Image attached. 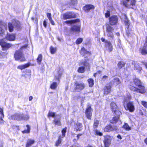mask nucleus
<instances>
[{"instance_id":"obj_1","label":"nucleus","mask_w":147,"mask_h":147,"mask_svg":"<svg viewBox=\"0 0 147 147\" xmlns=\"http://www.w3.org/2000/svg\"><path fill=\"white\" fill-rule=\"evenodd\" d=\"M8 27L9 32H12L14 28L19 30L21 29V25L20 22L17 20H13L11 22L8 24Z\"/></svg>"},{"instance_id":"obj_2","label":"nucleus","mask_w":147,"mask_h":147,"mask_svg":"<svg viewBox=\"0 0 147 147\" xmlns=\"http://www.w3.org/2000/svg\"><path fill=\"white\" fill-rule=\"evenodd\" d=\"M14 56L15 59L16 60H20L21 62L26 61V59L22 52L20 50L16 51L14 54Z\"/></svg>"},{"instance_id":"obj_3","label":"nucleus","mask_w":147,"mask_h":147,"mask_svg":"<svg viewBox=\"0 0 147 147\" xmlns=\"http://www.w3.org/2000/svg\"><path fill=\"white\" fill-rule=\"evenodd\" d=\"M125 23L127 28L126 29V32L127 35L129 36H131L134 34L132 27L130 26L129 21L128 20L125 21Z\"/></svg>"},{"instance_id":"obj_4","label":"nucleus","mask_w":147,"mask_h":147,"mask_svg":"<svg viewBox=\"0 0 147 147\" xmlns=\"http://www.w3.org/2000/svg\"><path fill=\"white\" fill-rule=\"evenodd\" d=\"M5 39L0 40V45L2 47L3 50H6L11 47L12 45L7 43L5 41Z\"/></svg>"},{"instance_id":"obj_5","label":"nucleus","mask_w":147,"mask_h":147,"mask_svg":"<svg viewBox=\"0 0 147 147\" xmlns=\"http://www.w3.org/2000/svg\"><path fill=\"white\" fill-rule=\"evenodd\" d=\"M136 2L135 0H126L123 1V4L126 7L132 8L131 6L135 5Z\"/></svg>"},{"instance_id":"obj_6","label":"nucleus","mask_w":147,"mask_h":147,"mask_svg":"<svg viewBox=\"0 0 147 147\" xmlns=\"http://www.w3.org/2000/svg\"><path fill=\"white\" fill-rule=\"evenodd\" d=\"M112 137L109 135L104 136L103 142L105 147H108L111 144Z\"/></svg>"},{"instance_id":"obj_7","label":"nucleus","mask_w":147,"mask_h":147,"mask_svg":"<svg viewBox=\"0 0 147 147\" xmlns=\"http://www.w3.org/2000/svg\"><path fill=\"white\" fill-rule=\"evenodd\" d=\"M92 109L91 108V106L88 105L87 107L86 108L85 111V114L86 117L88 119H90L91 118L92 114Z\"/></svg>"},{"instance_id":"obj_8","label":"nucleus","mask_w":147,"mask_h":147,"mask_svg":"<svg viewBox=\"0 0 147 147\" xmlns=\"http://www.w3.org/2000/svg\"><path fill=\"white\" fill-rule=\"evenodd\" d=\"M75 16V14L73 12H68L63 14V19L64 20H66L74 18Z\"/></svg>"},{"instance_id":"obj_9","label":"nucleus","mask_w":147,"mask_h":147,"mask_svg":"<svg viewBox=\"0 0 147 147\" xmlns=\"http://www.w3.org/2000/svg\"><path fill=\"white\" fill-rule=\"evenodd\" d=\"M76 87L75 89L76 91H79L83 90L85 87V85L83 83L78 82L75 84Z\"/></svg>"},{"instance_id":"obj_10","label":"nucleus","mask_w":147,"mask_h":147,"mask_svg":"<svg viewBox=\"0 0 147 147\" xmlns=\"http://www.w3.org/2000/svg\"><path fill=\"white\" fill-rule=\"evenodd\" d=\"M127 109L126 110H128L131 112H133L135 110V107L134 103L132 102L129 101L128 102L126 106Z\"/></svg>"},{"instance_id":"obj_11","label":"nucleus","mask_w":147,"mask_h":147,"mask_svg":"<svg viewBox=\"0 0 147 147\" xmlns=\"http://www.w3.org/2000/svg\"><path fill=\"white\" fill-rule=\"evenodd\" d=\"M109 23L111 25L116 24L118 22V18L117 16H111L109 18Z\"/></svg>"},{"instance_id":"obj_12","label":"nucleus","mask_w":147,"mask_h":147,"mask_svg":"<svg viewBox=\"0 0 147 147\" xmlns=\"http://www.w3.org/2000/svg\"><path fill=\"white\" fill-rule=\"evenodd\" d=\"M115 113V117L113 118L112 121L111 122V123H116L118 121L121 113L120 111H117V112H116Z\"/></svg>"},{"instance_id":"obj_13","label":"nucleus","mask_w":147,"mask_h":147,"mask_svg":"<svg viewBox=\"0 0 147 147\" xmlns=\"http://www.w3.org/2000/svg\"><path fill=\"white\" fill-rule=\"evenodd\" d=\"M23 117V114L16 113L11 116V119L13 120H20Z\"/></svg>"},{"instance_id":"obj_14","label":"nucleus","mask_w":147,"mask_h":147,"mask_svg":"<svg viewBox=\"0 0 147 147\" xmlns=\"http://www.w3.org/2000/svg\"><path fill=\"white\" fill-rule=\"evenodd\" d=\"M105 47L109 52L112 51L113 50V46L111 43L110 42L107 40L105 41Z\"/></svg>"},{"instance_id":"obj_15","label":"nucleus","mask_w":147,"mask_h":147,"mask_svg":"<svg viewBox=\"0 0 147 147\" xmlns=\"http://www.w3.org/2000/svg\"><path fill=\"white\" fill-rule=\"evenodd\" d=\"M60 117L59 115H56L53 121L55 125H57L58 126H60L61 125V123L60 121Z\"/></svg>"},{"instance_id":"obj_16","label":"nucleus","mask_w":147,"mask_h":147,"mask_svg":"<svg viewBox=\"0 0 147 147\" xmlns=\"http://www.w3.org/2000/svg\"><path fill=\"white\" fill-rule=\"evenodd\" d=\"M110 106L111 109L114 113L117 112V111H118V107L115 103L113 102H112Z\"/></svg>"},{"instance_id":"obj_17","label":"nucleus","mask_w":147,"mask_h":147,"mask_svg":"<svg viewBox=\"0 0 147 147\" xmlns=\"http://www.w3.org/2000/svg\"><path fill=\"white\" fill-rule=\"evenodd\" d=\"M71 32H80V27L79 26L74 25L72 26L70 29Z\"/></svg>"},{"instance_id":"obj_18","label":"nucleus","mask_w":147,"mask_h":147,"mask_svg":"<svg viewBox=\"0 0 147 147\" xmlns=\"http://www.w3.org/2000/svg\"><path fill=\"white\" fill-rule=\"evenodd\" d=\"M94 8V6L92 5H87L84 7V10L85 11L88 12L90 10H93Z\"/></svg>"},{"instance_id":"obj_19","label":"nucleus","mask_w":147,"mask_h":147,"mask_svg":"<svg viewBox=\"0 0 147 147\" xmlns=\"http://www.w3.org/2000/svg\"><path fill=\"white\" fill-rule=\"evenodd\" d=\"M145 89L144 86L141 85L137 88V93L143 94L145 92Z\"/></svg>"},{"instance_id":"obj_20","label":"nucleus","mask_w":147,"mask_h":147,"mask_svg":"<svg viewBox=\"0 0 147 147\" xmlns=\"http://www.w3.org/2000/svg\"><path fill=\"white\" fill-rule=\"evenodd\" d=\"M147 36L146 37V40L145 43L144 44V46L142 50L141 53L142 55H145L147 54Z\"/></svg>"},{"instance_id":"obj_21","label":"nucleus","mask_w":147,"mask_h":147,"mask_svg":"<svg viewBox=\"0 0 147 147\" xmlns=\"http://www.w3.org/2000/svg\"><path fill=\"white\" fill-rule=\"evenodd\" d=\"M6 38L9 40H14L15 38V35L14 34H8L6 36Z\"/></svg>"},{"instance_id":"obj_22","label":"nucleus","mask_w":147,"mask_h":147,"mask_svg":"<svg viewBox=\"0 0 147 147\" xmlns=\"http://www.w3.org/2000/svg\"><path fill=\"white\" fill-rule=\"evenodd\" d=\"M111 87L109 85H108L106 86L104 89V94H107L110 93L111 91Z\"/></svg>"},{"instance_id":"obj_23","label":"nucleus","mask_w":147,"mask_h":147,"mask_svg":"<svg viewBox=\"0 0 147 147\" xmlns=\"http://www.w3.org/2000/svg\"><path fill=\"white\" fill-rule=\"evenodd\" d=\"M35 141L31 139H29L27 141V144L26 145V147H30L32 144H33Z\"/></svg>"},{"instance_id":"obj_24","label":"nucleus","mask_w":147,"mask_h":147,"mask_svg":"<svg viewBox=\"0 0 147 147\" xmlns=\"http://www.w3.org/2000/svg\"><path fill=\"white\" fill-rule=\"evenodd\" d=\"M80 20L78 19H77L74 20H68L65 21V22L67 24H73L76 22H79Z\"/></svg>"},{"instance_id":"obj_25","label":"nucleus","mask_w":147,"mask_h":147,"mask_svg":"<svg viewBox=\"0 0 147 147\" xmlns=\"http://www.w3.org/2000/svg\"><path fill=\"white\" fill-rule=\"evenodd\" d=\"M62 75V72L61 71H59L58 72L57 74H56L54 77L55 80H57L58 81V83L59 82V79L61 77Z\"/></svg>"},{"instance_id":"obj_26","label":"nucleus","mask_w":147,"mask_h":147,"mask_svg":"<svg viewBox=\"0 0 147 147\" xmlns=\"http://www.w3.org/2000/svg\"><path fill=\"white\" fill-rule=\"evenodd\" d=\"M30 65V63H29L24 65H19L18 66V68L19 69L21 70H22L29 66Z\"/></svg>"},{"instance_id":"obj_27","label":"nucleus","mask_w":147,"mask_h":147,"mask_svg":"<svg viewBox=\"0 0 147 147\" xmlns=\"http://www.w3.org/2000/svg\"><path fill=\"white\" fill-rule=\"evenodd\" d=\"M113 28L109 24H108L107 25L106 32H113Z\"/></svg>"},{"instance_id":"obj_28","label":"nucleus","mask_w":147,"mask_h":147,"mask_svg":"<svg viewBox=\"0 0 147 147\" xmlns=\"http://www.w3.org/2000/svg\"><path fill=\"white\" fill-rule=\"evenodd\" d=\"M112 129L111 126L110 125H109L106 127L104 129V130L105 132H109L112 131Z\"/></svg>"},{"instance_id":"obj_29","label":"nucleus","mask_w":147,"mask_h":147,"mask_svg":"<svg viewBox=\"0 0 147 147\" xmlns=\"http://www.w3.org/2000/svg\"><path fill=\"white\" fill-rule=\"evenodd\" d=\"M123 128L126 130H131V128L129 126L128 124L126 123H125L124 125L123 126Z\"/></svg>"},{"instance_id":"obj_30","label":"nucleus","mask_w":147,"mask_h":147,"mask_svg":"<svg viewBox=\"0 0 147 147\" xmlns=\"http://www.w3.org/2000/svg\"><path fill=\"white\" fill-rule=\"evenodd\" d=\"M105 34L108 37H110L111 39L113 38L114 36L112 32H106Z\"/></svg>"},{"instance_id":"obj_31","label":"nucleus","mask_w":147,"mask_h":147,"mask_svg":"<svg viewBox=\"0 0 147 147\" xmlns=\"http://www.w3.org/2000/svg\"><path fill=\"white\" fill-rule=\"evenodd\" d=\"M57 82H53L51 84L50 86V88L52 89H55L57 86Z\"/></svg>"},{"instance_id":"obj_32","label":"nucleus","mask_w":147,"mask_h":147,"mask_svg":"<svg viewBox=\"0 0 147 147\" xmlns=\"http://www.w3.org/2000/svg\"><path fill=\"white\" fill-rule=\"evenodd\" d=\"M42 60V56L41 54L39 55L37 59V61L38 63L39 64H40Z\"/></svg>"},{"instance_id":"obj_33","label":"nucleus","mask_w":147,"mask_h":147,"mask_svg":"<svg viewBox=\"0 0 147 147\" xmlns=\"http://www.w3.org/2000/svg\"><path fill=\"white\" fill-rule=\"evenodd\" d=\"M134 82L135 85L138 86L141 85L140 81L138 79H135L134 80Z\"/></svg>"},{"instance_id":"obj_34","label":"nucleus","mask_w":147,"mask_h":147,"mask_svg":"<svg viewBox=\"0 0 147 147\" xmlns=\"http://www.w3.org/2000/svg\"><path fill=\"white\" fill-rule=\"evenodd\" d=\"M26 127H27V129L25 130L24 131H22V133H30V126H29V125H26Z\"/></svg>"},{"instance_id":"obj_35","label":"nucleus","mask_w":147,"mask_h":147,"mask_svg":"<svg viewBox=\"0 0 147 147\" xmlns=\"http://www.w3.org/2000/svg\"><path fill=\"white\" fill-rule=\"evenodd\" d=\"M89 86L90 87H92L94 84V81L92 79H90L88 80Z\"/></svg>"},{"instance_id":"obj_36","label":"nucleus","mask_w":147,"mask_h":147,"mask_svg":"<svg viewBox=\"0 0 147 147\" xmlns=\"http://www.w3.org/2000/svg\"><path fill=\"white\" fill-rule=\"evenodd\" d=\"M56 115H55V113L51 112V111H49V112L48 114V117H54V118L55 117Z\"/></svg>"},{"instance_id":"obj_37","label":"nucleus","mask_w":147,"mask_h":147,"mask_svg":"<svg viewBox=\"0 0 147 147\" xmlns=\"http://www.w3.org/2000/svg\"><path fill=\"white\" fill-rule=\"evenodd\" d=\"M78 71L79 73H83L85 71V67H79L78 70Z\"/></svg>"},{"instance_id":"obj_38","label":"nucleus","mask_w":147,"mask_h":147,"mask_svg":"<svg viewBox=\"0 0 147 147\" xmlns=\"http://www.w3.org/2000/svg\"><path fill=\"white\" fill-rule=\"evenodd\" d=\"M134 69L136 70H137L139 72L142 70V68L140 66L137 64H135L134 65Z\"/></svg>"},{"instance_id":"obj_39","label":"nucleus","mask_w":147,"mask_h":147,"mask_svg":"<svg viewBox=\"0 0 147 147\" xmlns=\"http://www.w3.org/2000/svg\"><path fill=\"white\" fill-rule=\"evenodd\" d=\"M124 63L122 62H119L117 64L118 67L120 69L121 68L123 67H124Z\"/></svg>"},{"instance_id":"obj_40","label":"nucleus","mask_w":147,"mask_h":147,"mask_svg":"<svg viewBox=\"0 0 147 147\" xmlns=\"http://www.w3.org/2000/svg\"><path fill=\"white\" fill-rule=\"evenodd\" d=\"M113 82L116 83L117 84H119L121 83V82L119 78H114L113 79Z\"/></svg>"},{"instance_id":"obj_41","label":"nucleus","mask_w":147,"mask_h":147,"mask_svg":"<svg viewBox=\"0 0 147 147\" xmlns=\"http://www.w3.org/2000/svg\"><path fill=\"white\" fill-rule=\"evenodd\" d=\"M129 88L131 91L136 92L137 93V88H136L130 85L129 86Z\"/></svg>"},{"instance_id":"obj_42","label":"nucleus","mask_w":147,"mask_h":147,"mask_svg":"<svg viewBox=\"0 0 147 147\" xmlns=\"http://www.w3.org/2000/svg\"><path fill=\"white\" fill-rule=\"evenodd\" d=\"M129 88L131 91L136 92L137 93V88H136L130 85L129 86Z\"/></svg>"},{"instance_id":"obj_43","label":"nucleus","mask_w":147,"mask_h":147,"mask_svg":"<svg viewBox=\"0 0 147 147\" xmlns=\"http://www.w3.org/2000/svg\"><path fill=\"white\" fill-rule=\"evenodd\" d=\"M129 88L131 91L136 92L137 93V88H136L130 85L129 86Z\"/></svg>"},{"instance_id":"obj_44","label":"nucleus","mask_w":147,"mask_h":147,"mask_svg":"<svg viewBox=\"0 0 147 147\" xmlns=\"http://www.w3.org/2000/svg\"><path fill=\"white\" fill-rule=\"evenodd\" d=\"M50 52L51 54H54L56 52V48H54L53 47L51 46L50 48Z\"/></svg>"},{"instance_id":"obj_45","label":"nucleus","mask_w":147,"mask_h":147,"mask_svg":"<svg viewBox=\"0 0 147 147\" xmlns=\"http://www.w3.org/2000/svg\"><path fill=\"white\" fill-rule=\"evenodd\" d=\"M99 124V122L97 120H95L94 123V128L96 129L97 128Z\"/></svg>"},{"instance_id":"obj_46","label":"nucleus","mask_w":147,"mask_h":147,"mask_svg":"<svg viewBox=\"0 0 147 147\" xmlns=\"http://www.w3.org/2000/svg\"><path fill=\"white\" fill-rule=\"evenodd\" d=\"M62 140L61 138V137L60 136L58 139V140L55 143V146H59L60 144H61Z\"/></svg>"},{"instance_id":"obj_47","label":"nucleus","mask_w":147,"mask_h":147,"mask_svg":"<svg viewBox=\"0 0 147 147\" xmlns=\"http://www.w3.org/2000/svg\"><path fill=\"white\" fill-rule=\"evenodd\" d=\"M88 52L87 51L86 49L84 48H82L81 51H80V53L82 55L83 54L87 53Z\"/></svg>"},{"instance_id":"obj_48","label":"nucleus","mask_w":147,"mask_h":147,"mask_svg":"<svg viewBox=\"0 0 147 147\" xmlns=\"http://www.w3.org/2000/svg\"><path fill=\"white\" fill-rule=\"evenodd\" d=\"M29 117V116L28 115H24L23 114V117L22 118V119L25 120H28Z\"/></svg>"},{"instance_id":"obj_49","label":"nucleus","mask_w":147,"mask_h":147,"mask_svg":"<svg viewBox=\"0 0 147 147\" xmlns=\"http://www.w3.org/2000/svg\"><path fill=\"white\" fill-rule=\"evenodd\" d=\"M83 40V39L82 38H79L77 39L76 41V43L78 45L81 43Z\"/></svg>"},{"instance_id":"obj_50","label":"nucleus","mask_w":147,"mask_h":147,"mask_svg":"<svg viewBox=\"0 0 147 147\" xmlns=\"http://www.w3.org/2000/svg\"><path fill=\"white\" fill-rule=\"evenodd\" d=\"M67 128L65 127L63 129L62 131L63 137H64L65 136V133L66 132Z\"/></svg>"},{"instance_id":"obj_51","label":"nucleus","mask_w":147,"mask_h":147,"mask_svg":"<svg viewBox=\"0 0 147 147\" xmlns=\"http://www.w3.org/2000/svg\"><path fill=\"white\" fill-rule=\"evenodd\" d=\"M95 132L97 135H98L100 136H102V133L98 131L95 129Z\"/></svg>"},{"instance_id":"obj_52","label":"nucleus","mask_w":147,"mask_h":147,"mask_svg":"<svg viewBox=\"0 0 147 147\" xmlns=\"http://www.w3.org/2000/svg\"><path fill=\"white\" fill-rule=\"evenodd\" d=\"M142 104L147 109V102L145 101H142Z\"/></svg>"},{"instance_id":"obj_53","label":"nucleus","mask_w":147,"mask_h":147,"mask_svg":"<svg viewBox=\"0 0 147 147\" xmlns=\"http://www.w3.org/2000/svg\"><path fill=\"white\" fill-rule=\"evenodd\" d=\"M111 129H112V131L114 130H116L118 129V128L116 126L114 125L111 126Z\"/></svg>"},{"instance_id":"obj_54","label":"nucleus","mask_w":147,"mask_h":147,"mask_svg":"<svg viewBox=\"0 0 147 147\" xmlns=\"http://www.w3.org/2000/svg\"><path fill=\"white\" fill-rule=\"evenodd\" d=\"M47 16L49 20H51V14L50 13H47Z\"/></svg>"},{"instance_id":"obj_55","label":"nucleus","mask_w":147,"mask_h":147,"mask_svg":"<svg viewBox=\"0 0 147 147\" xmlns=\"http://www.w3.org/2000/svg\"><path fill=\"white\" fill-rule=\"evenodd\" d=\"M110 16V12L109 11H107L105 14V16L106 18H108Z\"/></svg>"},{"instance_id":"obj_56","label":"nucleus","mask_w":147,"mask_h":147,"mask_svg":"<svg viewBox=\"0 0 147 147\" xmlns=\"http://www.w3.org/2000/svg\"><path fill=\"white\" fill-rule=\"evenodd\" d=\"M0 114H1V116H2L3 117H4V115L3 114V109L0 107Z\"/></svg>"},{"instance_id":"obj_57","label":"nucleus","mask_w":147,"mask_h":147,"mask_svg":"<svg viewBox=\"0 0 147 147\" xmlns=\"http://www.w3.org/2000/svg\"><path fill=\"white\" fill-rule=\"evenodd\" d=\"M2 118H3L2 116H1V117L0 118V123L1 124H3V120L2 119Z\"/></svg>"},{"instance_id":"obj_58","label":"nucleus","mask_w":147,"mask_h":147,"mask_svg":"<svg viewBox=\"0 0 147 147\" xmlns=\"http://www.w3.org/2000/svg\"><path fill=\"white\" fill-rule=\"evenodd\" d=\"M77 126L80 128H81L82 127V124L80 123H78L77 124Z\"/></svg>"},{"instance_id":"obj_59","label":"nucleus","mask_w":147,"mask_h":147,"mask_svg":"<svg viewBox=\"0 0 147 147\" xmlns=\"http://www.w3.org/2000/svg\"><path fill=\"white\" fill-rule=\"evenodd\" d=\"M43 25L45 28H46L47 26V22L45 20H44L43 21Z\"/></svg>"},{"instance_id":"obj_60","label":"nucleus","mask_w":147,"mask_h":147,"mask_svg":"<svg viewBox=\"0 0 147 147\" xmlns=\"http://www.w3.org/2000/svg\"><path fill=\"white\" fill-rule=\"evenodd\" d=\"M3 33V30L2 28L0 27V36Z\"/></svg>"},{"instance_id":"obj_61","label":"nucleus","mask_w":147,"mask_h":147,"mask_svg":"<svg viewBox=\"0 0 147 147\" xmlns=\"http://www.w3.org/2000/svg\"><path fill=\"white\" fill-rule=\"evenodd\" d=\"M71 3H72L73 5L76 4L77 3V0H74V1H72Z\"/></svg>"},{"instance_id":"obj_62","label":"nucleus","mask_w":147,"mask_h":147,"mask_svg":"<svg viewBox=\"0 0 147 147\" xmlns=\"http://www.w3.org/2000/svg\"><path fill=\"white\" fill-rule=\"evenodd\" d=\"M83 63V65L85 66H88V65H89L88 63H87V62Z\"/></svg>"},{"instance_id":"obj_63","label":"nucleus","mask_w":147,"mask_h":147,"mask_svg":"<svg viewBox=\"0 0 147 147\" xmlns=\"http://www.w3.org/2000/svg\"><path fill=\"white\" fill-rule=\"evenodd\" d=\"M51 23L53 25H54L55 24V23L54 21L52 20V18L51 19V20H49Z\"/></svg>"},{"instance_id":"obj_64","label":"nucleus","mask_w":147,"mask_h":147,"mask_svg":"<svg viewBox=\"0 0 147 147\" xmlns=\"http://www.w3.org/2000/svg\"><path fill=\"white\" fill-rule=\"evenodd\" d=\"M117 137L118 138L120 139H122V138L121 136V135L119 134H118L117 136Z\"/></svg>"}]
</instances>
